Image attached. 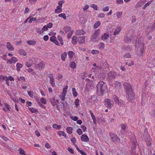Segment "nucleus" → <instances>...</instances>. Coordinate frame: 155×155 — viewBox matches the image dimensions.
Listing matches in <instances>:
<instances>
[{"label":"nucleus","mask_w":155,"mask_h":155,"mask_svg":"<svg viewBox=\"0 0 155 155\" xmlns=\"http://www.w3.org/2000/svg\"><path fill=\"white\" fill-rule=\"evenodd\" d=\"M109 37V35L107 33H104V35H103L101 38L104 40H106Z\"/></svg>","instance_id":"cd10ccee"},{"label":"nucleus","mask_w":155,"mask_h":155,"mask_svg":"<svg viewBox=\"0 0 155 155\" xmlns=\"http://www.w3.org/2000/svg\"><path fill=\"white\" fill-rule=\"evenodd\" d=\"M6 47L9 50L13 51L14 49V48L10 42H7V43Z\"/></svg>","instance_id":"4468645a"},{"label":"nucleus","mask_w":155,"mask_h":155,"mask_svg":"<svg viewBox=\"0 0 155 155\" xmlns=\"http://www.w3.org/2000/svg\"><path fill=\"white\" fill-rule=\"evenodd\" d=\"M96 93L98 95L103 96L107 89L106 84L103 81H100L97 84Z\"/></svg>","instance_id":"f257e3e1"},{"label":"nucleus","mask_w":155,"mask_h":155,"mask_svg":"<svg viewBox=\"0 0 155 155\" xmlns=\"http://www.w3.org/2000/svg\"><path fill=\"white\" fill-rule=\"evenodd\" d=\"M58 17H61L63 18L64 19H65L66 18V17L65 14L64 13H61L58 15Z\"/></svg>","instance_id":"e433bc0d"},{"label":"nucleus","mask_w":155,"mask_h":155,"mask_svg":"<svg viewBox=\"0 0 155 155\" xmlns=\"http://www.w3.org/2000/svg\"><path fill=\"white\" fill-rule=\"evenodd\" d=\"M100 32V30H97L94 33L91 37V40L93 42L96 41V39L97 38V36L99 35Z\"/></svg>","instance_id":"0eeeda50"},{"label":"nucleus","mask_w":155,"mask_h":155,"mask_svg":"<svg viewBox=\"0 0 155 155\" xmlns=\"http://www.w3.org/2000/svg\"><path fill=\"white\" fill-rule=\"evenodd\" d=\"M101 22L100 21H97L94 25V28H96L98 27L101 25Z\"/></svg>","instance_id":"a878e982"},{"label":"nucleus","mask_w":155,"mask_h":155,"mask_svg":"<svg viewBox=\"0 0 155 155\" xmlns=\"http://www.w3.org/2000/svg\"><path fill=\"white\" fill-rule=\"evenodd\" d=\"M76 64L74 62L72 61L71 62L70 65V67L71 68L73 69H74L76 68Z\"/></svg>","instance_id":"7c9ffc66"},{"label":"nucleus","mask_w":155,"mask_h":155,"mask_svg":"<svg viewBox=\"0 0 155 155\" xmlns=\"http://www.w3.org/2000/svg\"><path fill=\"white\" fill-rule=\"evenodd\" d=\"M74 32V31L73 30H71L70 31L68 34L67 37L68 38H71L72 35L73 34V32Z\"/></svg>","instance_id":"4c0bfd02"},{"label":"nucleus","mask_w":155,"mask_h":155,"mask_svg":"<svg viewBox=\"0 0 155 155\" xmlns=\"http://www.w3.org/2000/svg\"><path fill=\"white\" fill-rule=\"evenodd\" d=\"M5 106L7 109L9 110H10V106L7 103H5Z\"/></svg>","instance_id":"0e129e2a"},{"label":"nucleus","mask_w":155,"mask_h":155,"mask_svg":"<svg viewBox=\"0 0 155 155\" xmlns=\"http://www.w3.org/2000/svg\"><path fill=\"white\" fill-rule=\"evenodd\" d=\"M18 151L19 152V153L21 155H25V151L24 150H23L21 148H20L18 149Z\"/></svg>","instance_id":"72a5a7b5"},{"label":"nucleus","mask_w":155,"mask_h":155,"mask_svg":"<svg viewBox=\"0 0 155 155\" xmlns=\"http://www.w3.org/2000/svg\"><path fill=\"white\" fill-rule=\"evenodd\" d=\"M131 142L132 145V151L133 152L135 153L136 151L135 150L137 142L136 140H133V141H131Z\"/></svg>","instance_id":"9b49d317"},{"label":"nucleus","mask_w":155,"mask_h":155,"mask_svg":"<svg viewBox=\"0 0 155 155\" xmlns=\"http://www.w3.org/2000/svg\"><path fill=\"white\" fill-rule=\"evenodd\" d=\"M29 109L32 113H35L36 112H38V110L35 109V108L33 107L29 108Z\"/></svg>","instance_id":"473e14b6"},{"label":"nucleus","mask_w":155,"mask_h":155,"mask_svg":"<svg viewBox=\"0 0 155 155\" xmlns=\"http://www.w3.org/2000/svg\"><path fill=\"white\" fill-rule=\"evenodd\" d=\"M55 39H56V37L54 36H51L50 38V41L53 42Z\"/></svg>","instance_id":"3c124183"},{"label":"nucleus","mask_w":155,"mask_h":155,"mask_svg":"<svg viewBox=\"0 0 155 155\" xmlns=\"http://www.w3.org/2000/svg\"><path fill=\"white\" fill-rule=\"evenodd\" d=\"M38 103L39 105L40 106L43 108H46V107L45 105L42 104H41L40 101H38Z\"/></svg>","instance_id":"4d7b16f0"},{"label":"nucleus","mask_w":155,"mask_h":155,"mask_svg":"<svg viewBox=\"0 0 155 155\" xmlns=\"http://www.w3.org/2000/svg\"><path fill=\"white\" fill-rule=\"evenodd\" d=\"M143 136L147 146H150L151 143V140L150 135L148 133H146L145 135H143Z\"/></svg>","instance_id":"39448f33"},{"label":"nucleus","mask_w":155,"mask_h":155,"mask_svg":"<svg viewBox=\"0 0 155 155\" xmlns=\"http://www.w3.org/2000/svg\"><path fill=\"white\" fill-rule=\"evenodd\" d=\"M124 57L126 58H130L131 57V55L129 53H127L124 56Z\"/></svg>","instance_id":"de8ad7c7"},{"label":"nucleus","mask_w":155,"mask_h":155,"mask_svg":"<svg viewBox=\"0 0 155 155\" xmlns=\"http://www.w3.org/2000/svg\"><path fill=\"white\" fill-rule=\"evenodd\" d=\"M48 30V28L46 25H45L41 29V31H42L43 32L44 31H47Z\"/></svg>","instance_id":"09e8293b"},{"label":"nucleus","mask_w":155,"mask_h":155,"mask_svg":"<svg viewBox=\"0 0 155 155\" xmlns=\"http://www.w3.org/2000/svg\"><path fill=\"white\" fill-rule=\"evenodd\" d=\"M89 7V6L88 5H86L83 8V10L84 11L87 10Z\"/></svg>","instance_id":"69168bd1"},{"label":"nucleus","mask_w":155,"mask_h":155,"mask_svg":"<svg viewBox=\"0 0 155 155\" xmlns=\"http://www.w3.org/2000/svg\"><path fill=\"white\" fill-rule=\"evenodd\" d=\"M113 99L114 101L115 102L116 101H117V100H118V98L116 96V95H114L113 96Z\"/></svg>","instance_id":"864d4df0"},{"label":"nucleus","mask_w":155,"mask_h":155,"mask_svg":"<svg viewBox=\"0 0 155 155\" xmlns=\"http://www.w3.org/2000/svg\"><path fill=\"white\" fill-rule=\"evenodd\" d=\"M58 134L60 136L62 135L64 137H66V135L65 134L64 131H60L58 132Z\"/></svg>","instance_id":"2f4dec72"},{"label":"nucleus","mask_w":155,"mask_h":155,"mask_svg":"<svg viewBox=\"0 0 155 155\" xmlns=\"http://www.w3.org/2000/svg\"><path fill=\"white\" fill-rule=\"evenodd\" d=\"M58 40L60 42L61 45H62L64 44V42L62 40V38L61 36L60 35L58 36Z\"/></svg>","instance_id":"c756f323"},{"label":"nucleus","mask_w":155,"mask_h":155,"mask_svg":"<svg viewBox=\"0 0 155 155\" xmlns=\"http://www.w3.org/2000/svg\"><path fill=\"white\" fill-rule=\"evenodd\" d=\"M76 33L77 35H84L85 34V32L83 29L79 30L76 31Z\"/></svg>","instance_id":"2eb2a0df"},{"label":"nucleus","mask_w":155,"mask_h":155,"mask_svg":"<svg viewBox=\"0 0 155 155\" xmlns=\"http://www.w3.org/2000/svg\"><path fill=\"white\" fill-rule=\"evenodd\" d=\"M27 43L30 45H35L36 43V42L35 41L29 40L27 41Z\"/></svg>","instance_id":"412c9836"},{"label":"nucleus","mask_w":155,"mask_h":155,"mask_svg":"<svg viewBox=\"0 0 155 155\" xmlns=\"http://www.w3.org/2000/svg\"><path fill=\"white\" fill-rule=\"evenodd\" d=\"M79 100L78 99H76L75 101L74 102L75 105H76V107H77L79 105Z\"/></svg>","instance_id":"c03bdc74"},{"label":"nucleus","mask_w":155,"mask_h":155,"mask_svg":"<svg viewBox=\"0 0 155 155\" xmlns=\"http://www.w3.org/2000/svg\"><path fill=\"white\" fill-rule=\"evenodd\" d=\"M48 28H51L53 26V24L51 22L48 23L46 26Z\"/></svg>","instance_id":"052dcab7"},{"label":"nucleus","mask_w":155,"mask_h":155,"mask_svg":"<svg viewBox=\"0 0 155 155\" xmlns=\"http://www.w3.org/2000/svg\"><path fill=\"white\" fill-rule=\"evenodd\" d=\"M45 147L47 149H50L51 147V146L48 143H46L45 144Z\"/></svg>","instance_id":"13d9d810"},{"label":"nucleus","mask_w":155,"mask_h":155,"mask_svg":"<svg viewBox=\"0 0 155 155\" xmlns=\"http://www.w3.org/2000/svg\"><path fill=\"white\" fill-rule=\"evenodd\" d=\"M97 97L95 95H93L91 96L90 99V101L92 102V101H94L97 100Z\"/></svg>","instance_id":"393cba45"},{"label":"nucleus","mask_w":155,"mask_h":155,"mask_svg":"<svg viewBox=\"0 0 155 155\" xmlns=\"http://www.w3.org/2000/svg\"><path fill=\"white\" fill-rule=\"evenodd\" d=\"M72 91L73 95L74 97H76L78 95V93L76 91V89L75 88H73L72 89Z\"/></svg>","instance_id":"c85d7f7f"},{"label":"nucleus","mask_w":155,"mask_h":155,"mask_svg":"<svg viewBox=\"0 0 155 155\" xmlns=\"http://www.w3.org/2000/svg\"><path fill=\"white\" fill-rule=\"evenodd\" d=\"M51 104L54 107L56 105V104L54 103V101H55V99L54 98H53L51 99Z\"/></svg>","instance_id":"e2e57ef3"},{"label":"nucleus","mask_w":155,"mask_h":155,"mask_svg":"<svg viewBox=\"0 0 155 155\" xmlns=\"http://www.w3.org/2000/svg\"><path fill=\"white\" fill-rule=\"evenodd\" d=\"M121 30L120 27V26H118L116 29L115 31L114 32V34L115 35L118 34L120 31Z\"/></svg>","instance_id":"a211bd4d"},{"label":"nucleus","mask_w":155,"mask_h":155,"mask_svg":"<svg viewBox=\"0 0 155 155\" xmlns=\"http://www.w3.org/2000/svg\"><path fill=\"white\" fill-rule=\"evenodd\" d=\"M91 7L95 10H97V5L92 4L91 5Z\"/></svg>","instance_id":"ea45409f"},{"label":"nucleus","mask_w":155,"mask_h":155,"mask_svg":"<svg viewBox=\"0 0 155 155\" xmlns=\"http://www.w3.org/2000/svg\"><path fill=\"white\" fill-rule=\"evenodd\" d=\"M62 11V9L61 8H57L55 10V13H60Z\"/></svg>","instance_id":"f704fd0d"},{"label":"nucleus","mask_w":155,"mask_h":155,"mask_svg":"<svg viewBox=\"0 0 155 155\" xmlns=\"http://www.w3.org/2000/svg\"><path fill=\"white\" fill-rule=\"evenodd\" d=\"M117 75L116 72L114 71H111L108 73L107 79L108 81H112L116 78Z\"/></svg>","instance_id":"7ed1b4c3"},{"label":"nucleus","mask_w":155,"mask_h":155,"mask_svg":"<svg viewBox=\"0 0 155 155\" xmlns=\"http://www.w3.org/2000/svg\"><path fill=\"white\" fill-rule=\"evenodd\" d=\"M123 3V0H116V3L117 4H122Z\"/></svg>","instance_id":"603ef678"},{"label":"nucleus","mask_w":155,"mask_h":155,"mask_svg":"<svg viewBox=\"0 0 155 155\" xmlns=\"http://www.w3.org/2000/svg\"><path fill=\"white\" fill-rule=\"evenodd\" d=\"M41 102L44 104H46V101L45 99L44 98L42 97L41 99Z\"/></svg>","instance_id":"8fccbe9b"},{"label":"nucleus","mask_w":155,"mask_h":155,"mask_svg":"<svg viewBox=\"0 0 155 155\" xmlns=\"http://www.w3.org/2000/svg\"><path fill=\"white\" fill-rule=\"evenodd\" d=\"M67 53L66 52H64L63 54L61 55V58L62 60L64 61L65 60V59L67 56Z\"/></svg>","instance_id":"bb28decb"},{"label":"nucleus","mask_w":155,"mask_h":155,"mask_svg":"<svg viewBox=\"0 0 155 155\" xmlns=\"http://www.w3.org/2000/svg\"><path fill=\"white\" fill-rule=\"evenodd\" d=\"M144 44L143 43H141L137 48L136 52L137 55L141 56L143 53L144 51Z\"/></svg>","instance_id":"20e7f679"},{"label":"nucleus","mask_w":155,"mask_h":155,"mask_svg":"<svg viewBox=\"0 0 155 155\" xmlns=\"http://www.w3.org/2000/svg\"><path fill=\"white\" fill-rule=\"evenodd\" d=\"M40 28H36V31L38 33L40 34H42L43 32L42 31H41V30H40Z\"/></svg>","instance_id":"79ce46f5"},{"label":"nucleus","mask_w":155,"mask_h":155,"mask_svg":"<svg viewBox=\"0 0 155 155\" xmlns=\"http://www.w3.org/2000/svg\"><path fill=\"white\" fill-rule=\"evenodd\" d=\"M28 95L31 97H33L34 96V93L32 91H28Z\"/></svg>","instance_id":"58836bf2"},{"label":"nucleus","mask_w":155,"mask_h":155,"mask_svg":"<svg viewBox=\"0 0 155 155\" xmlns=\"http://www.w3.org/2000/svg\"><path fill=\"white\" fill-rule=\"evenodd\" d=\"M85 37L83 36L78 37V41L80 44H83L85 42Z\"/></svg>","instance_id":"f8f14e48"},{"label":"nucleus","mask_w":155,"mask_h":155,"mask_svg":"<svg viewBox=\"0 0 155 155\" xmlns=\"http://www.w3.org/2000/svg\"><path fill=\"white\" fill-rule=\"evenodd\" d=\"M81 128L84 132H85L87 129L86 127L84 125H82L81 126Z\"/></svg>","instance_id":"338daca9"},{"label":"nucleus","mask_w":155,"mask_h":155,"mask_svg":"<svg viewBox=\"0 0 155 155\" xmlns=\"http://www.w3.org/2000/svg\"><path fill=\"white\" fill-rule=\"evenodd\" d=\"M68 150L71 153L73 154L74 153V150L71 148L68 147Z\"/></svg>","instance_id":"bf43d9fd"},{"label":"nucleus","mask_w":155,"mask_h":155,"mask_svg":"<svg viewBox=\"0 0 155 155\" xmlns=\"http://www.w3.org/2000/svg\"><path fill=\"white\" fill-rule=\"evenodd\" d=\"M115 87L117 89H120L121 87V85L120 82L116 81L115 82Z\"/></svg>","instance_id":"f3484780"},{"label":"nucleus","mask_w":155,"mask_h":155,"mask_svg":"<svg viewBox=\"0 0 155 155\" xmlns=\"http://www.w3.org/2000/svg\"><path fill=\"white\" fill-rule=\"evenodd\" d=\"M71 119L74 121H77L78 119V118L77 116L71 117Z\"/></svg>","instance_id":"680f3d73"},{"label":"nucleus","mask_w":155,"mask_h":155,"mask_svg":"<svg viewBox=\"0 0 155 155\" xmlns=\"http://www.w3.org/2000/svg\"><path fill=\"white\" fill-rule=\"evenodd\" d=\"M126 94L127 95V99L129 102L134 99L135 95L133 91L126 92Z\"/></svg>","instance_id":"423d86ee"},{"label":"nucleus","mask_w":155,"mask_h":155,"mask_svg":"<svg viewBox=\"0 0 155 155\" xmlns=\"http://www.w3.org/2000/svg\"><path fill=\"white\" fill-rule=\"evenodd\" d=\"M45 64H44L43 62H40L38 64H36L35 65V68L39 70H43L45 67Z\"/></svg>","instance_id":"9d476101"},{"label":"nucleus","mask_w":155,"mask_h":155,"mask_svg":"<svg viewBox=\"0 0 155 155\" xmlns=\"http://www.w3.org/2000/svg\"><path fill=\"white\" fill-rule=\"evenodd\" d=\"M36 20L37 18H31L28 21V22L30 23H31L32 21H35Z\"/></svg>","instance_id":"37998d69"},{"label":"nucleus","mask_w":155,"mask_h":155,"mask_svg":"<svg viewBox=\"0 0 155 155\" xmlns=\"http://www.w3.org/2000/svg\"><path fill=\"white\" fill-rule=\"evenodd\" d=\"M99 52V51L98 50H93L91 51V53L92 54H98Z\"/></svg>","instance_id":"a19ab883"},{"label":"nucleus","mask_w":155,"mask_h":155,"mask_svg":"<svg viewBox=\"0 0 155 155\" xmlns=\"http://www.w3.org/2000/svg\"><path fill=\"white\" fill-rule=\"evenodd\" d=\"M71 141L73 143V144L74 145V144H74L76 141V139L75 138H74V137L72 138L71 139Z\"/></svg>","instance_id":"774afa93"},{"label":"nucleus","mask_w":155,"mask_h":155,"mask_svg":"<svg viewBox=\"0 0 155 155\" xmlns=\"http://www.w3.org/2000/svg\"><path fill=\"white\" fill-rule=\"evenodd\" d=\"M53 127L54 129L57 130H60L61 128V127L60 125H58L56 124H54L53 125Z\"/></svg>","instance_id":"aec40b11"},{"label":"nucleus","mask_w":155,"mask_h":155,"mask_svg":"<svg viewBox=\"0 0 155 155\" xmlns=\"http://www.w3.org/2000/svg\"><path fill=\"white\" fill-rule=\"evenodd\" d=\"M66 130L67 133L70 134L72 132L73 128L71 127H68L66 129Z\"/></svg>","instance_id":"4be33fe9"},{"label":"nucleus","mask_w":155,"mask_h":155,"mask_svg":"<svg viewBox=\"0 0 155 155\" xmlns=\"http://www.w3.org/2000/svg\"><path fill=\"white\" fill-rule=\"evenodd\" d=\"M63 29L65 32L67 33L70 30L71 28L70 26H66L64 27L63 28Z\"/></svg>","instance_id":"5701e85b"},{"label":"nucleus","mask_w":155,"mask_h":155,"mask_svg":"<svg viewBox=\"0 0 155 155\" xmlns=\"http://www.w3.org/2000/svg\"><path fill=\"white\" fill-rule=\"evenodd\" d=\"M124 88L126 90V92L133 91L132 87L129 83L125 82L124 83Z\"/></svg>","instance_id":"6e6552de"},{"label":"nucleus","mask_w":155,"mask_h":155,"mask_svg":"<svg viewBox=\"0 0 155 155\" xmlns=\"http://www.w3.org/2000/svg\"><path fill=\"white\" fill-rule=\"evenodd\" d=\"M77 132L79 135H81L83 133L82 131H81V129L80 128L77 129Z\"/></svg>","instance_id":"a18cd8bd"},{"label":"nucleus","mask_w":155,"mask_h":155,"mask_svg":"<svg viewBox=\"0 0 155 155\" xmlns=\"http://www.w3.org/2000/svg\"><path fill=\"white\" fill-rule=\"evenodd\" d=\"M122 14V12H119L117 13L116 15L118 18H120V16Z\"/></svg>","instance_id":"6e6d98bb"},{"label":"nucleus","mask_w":155,"mask_h":155,"mask_svg":"<svg viewBox=\"0 0 155 155\" xmlns=\"http://www.w3.org/2000/svg\"><path fill=\"white\" fill-rule=\"evenodd\" d=\"M37 0H29L30 3L31 4H34L35 3Z\"/></svg>","instance_id":"5fc2aeb1"},{"label":"nucleus","mask_w":155,"mask_h":155,"mask_svg":"<svg viewBox=\"0 0 155 155\" xmlns=\"http://www.w3.org/2000/svg\"><path fill=\"white\" fill-rule=\"evenodd\" d=\"M23 65L21 64L18 63L16 64L17 70L19 71L20 70V68L22 67Z\"/></svg>","instance_id":"6ab92c4d"},{"label":"nucleus","mask_w":155,"mask_h":155,"mask_svg":"<svg viewBox=\"0 0 155 155\" xmlns=\"http://www.w3.org/2000/svg\"><path fill=\"white\" fill-rule=\"evenodd\" d=\"M81 140L87 142L89 141V139L88 136L85 134H83L81 137Z\"/></svg>","instance_id":"ddd939ff"},{"label":"nucleus","mask_w":155,"mask_h":155,"mask_svg":"<svg viewBox=\"0 0 155 155\" xmlns=\"http://www.w3.org/2000/svg\"><path fill=\"white\" fill-rule=\"evenodd\" d=\"M13 62L14 63L18 61V59L17 58L14 57H12L11 58Z\"/></svg>","instance_id":"49530a36"},{"label":"nucleus","mask_w":155,"mask_h":155,"mask_svg":"<svg viewBox=\"0 0 155 155\" xmlns=\"http://www.w3.org/2000/svg\"><path fill=\"white\" fill-rule=\"evenodd\" d=\"M19 51L20 54L24 56H25L26 55V53L24 50H21Z\"/></svg>","instance_id":"c9c22d12"},{"label":"nucleus","mask_w":155,"mask_h":155,"mask_svg":"<svg viewBox=\"0 0 155 155\" xmlns=\"http://www.w3.org/2000/svg\"><path fill=\"white\" fill-rule=\"evenodd\" d=\"M110 136L112 141L115 143H118L120 142V139L116 134L111 133L110 134Z\"/></svg>","instance_id":"f03ea898"},{"label":"nucleus","mask_w":155,"mask_h":155,"mask_svg":"<svg viewBox=\"0 0 155 155\" xmlns=\"http://www.w3.org/2000/svg\"><path fill=\"white\" fill-rule=\"evenodd\" d=\"M105 106L108 109H110L113 106V104L111 103L110 99H106L104 101Z\"/></svg>","instance_id":"1a4fd4ad"},{"label":"nucleus","mask_w":155,"mask_h":155,"mask_svg":"<svg viewBox=\"0 0 155 155\" xmlns=\"http://www.w3.org/2000/svg\"><path fill=\"white\" fill-rule=\"evenodd\" d=\"M68 54L69 58H72L74 55V53L73 51H70L68 52Z\"/></svg>","instance_id":"b1692460"},{"label":"nucleus","mask_w":155,"mask_h":155,"mask_svg":"<svg viewBox=\"0 0 155 155\" xmlns=\"http://www.w3.org/2000/svg\"><path fill=\"white\" fill-rule=\"evenodd\" d=\"M54 80L52 75L50 77V83L51 84L52 87H54L55 86Z\"/></svg>","instance_id":"dca6fc26"}]
</instances>
